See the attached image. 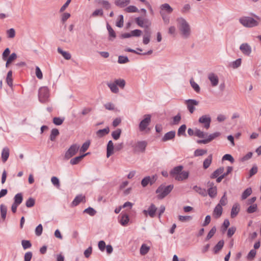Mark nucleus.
I'll use <instances>...</instances> for the list:
<instances>
[{
  "instance_id": "f257e3e1",
  "label": "nucleus",
  "mask_w": 261,
  "mask_h": 261,
  "mask_svg": "<svg viewBox=\"0 0 261 261\" xmlns=\"http://www.w3.org/2000/svg\"><path fill=\"white\" fill-rule=\"evenodd\" d=\"M176 22L180 37L183 39L190 38L192 31L189 22L183 17H177Z\"/></svg>"
},
{
  "instance_id": "f03ea898",
  "label": "nucleus",
  "mask_w": 261,
  "mask_h": 261,
  "mask_svg": "<svg viewBox=\"0 0 261 261\" xmlns=\"http://www.w3.org/2000/svg\"><path fill=\"white\" fill-rule=\"evenodd\" d=\"M182 166H176L170 171V174L175 180L178 181L186 179L189 176V172L186 171H182Z\"/></svg>"
},
{
  "instance_id": "7ed1b4c3",
  "label": "nucleus",
  "mask_w": 261,
  "mask_h": 261,
  "mask_svg": "<svg viewBox=\"0 0 261 261\" xmlns=\"http://www.w3.org/2000/svg\"><path fill=\"white\" fill-rule=\"evenodd\" d=\"M125 81L122 79H115L113 82H108L107 85L111 91L115 94L119 92V86L121 89H123L125 86Z\"/></svg>"
},
{
  "instance_id": "20e7f679",
  "label": "nucleus",
  "mask_w": 261,
  "mask_h": 261,
  "mask_svg": "<svg viewBox=\"0 0 261 261\" xmlns=\"http://www.w3.org/2000/svg\"><path fill=\"white\" fill-rule=\"evenodd\" d=\"M239 22L244 27L251 28L257 27L259 23L253 18L248 16H243L239 18Z\"/></svg>"
},
{
  "instance_id": "39448f33",
  "label": "nucleus",
  "mask_w": 261,
  "mask_h": 261,
  "mask_svg": "<svg viewBox=\"0 0 261 261\" xmlns=\"http://www.w3.org/2000/svg\"><path fill=\"white\" fill-rule=\"evenodd\" d=\"M173 189V185H170L167 186L163 185H161L156 190L158 198L160 199H163L171 192Z\"/></svg>"
},
{
  "instance_id": "423d86ee",
  "label": "nucleus",
  "mask_w": 261,
  "mask_h": 261,
  "mask_svg": "<svg viewBox=\"0 0 261 261\" xmlns=\"http://www.w3.org/2000/svg\"><path fill=\"white\" fill-rule=\"evenodd\" d=\"M49 90L47 87H42L39 89L38 98L40 102L45 103L49 100Z\"/></svg>"
},
{
  "instance_id": "0eeeda50",
  "label": "nucleus",
  "mask_w": 261,
  "mask_h": 261,
  "mask_svg": "<svg viewBox=\"0 0 261 261\" xmlns=\"http://www.w3.org/2000/svg\"><path fill=\"white\" fill-rule=\"evenodd\" d=\"M80 147V145L77 144H74L71 145L65 153V158L66 160H68L74 156L77 152Z\"/></svg>"
},
{
  "instance_id": "6e6552de",
  "label": "nucleus",
  "mask_w": 261,
  "mask_h": 261,
  "mask_svg": "<svg viewBox=\"0 0 261 261\" xmlns=\"http://www.w3.org/2000/svg\"><path fill=\"white\" fill-rule=\"evenodd\" d=\"M198 122L203 124V127L208 129L210 127L211 117L209 115H203L199 118Z\"/></svg>"
},
{
  "instance_id": "1a4fd4ad",
  "label": "nucleus",
  "mask_w": 261,
  "mask_h": 261,
  "mask_svg": "<svg viewBox=\"0 0 261 261\" xmlns=\"http://www.w3.org/2000/svg\"><path fill=\"white\" fill-rule=\"evenodd\" d=\"M185 103L189 112L193 114L196 110L195 107L199 105V102L196 99H189L185 100Z\"/></svg>"
},
{
  "instance_id": "9d476101",
  "label": "nucleus",
  "mask_w": 261,
  "mask_h": 261,
  "mask_svg": "<svg viewBox=\"0 0 261 261\" xmlns=\"http://www.w3.org/2000/svg\"><path fill=\"white\" fill-rule=\"evenodd\" d=\"M147 143L145 141H138L134 146V151L136 152L144 153L145 151Z\"/></svg>"
},
{
  "instance_id": "9b49d317",
  "label": "nucleus",
  "mask_w": 261,
  "mask_h": 261,
  "mask_svg": "<svg viewBox=\"0 0 261 261\" xmlns=\"http://www.w3.org/2000/svg\"><path fill=\"white\" fill-rule=\"evenodd\" d=\"M151 121V115L146 114L144 116L143 119L140 122L139 128L140 131H144L149 125Z\"/></svg>"
},
{
  "instance_id": "f8f14e48",
  "label": "nucleus",
  "mask_w": 261,
  "mask_h": 261,
  "mask_svg": "<svg viewBox=\"0 0 261 261\" xmlns=\"http://www.w3.org/2000/svg\"><path fill=\"white\" fill-rule=\"evenodd\" d=\"M173 11V9L167 3L162 4L160 6V15H169Z\"/></svg>"
},
{
  "instance_id": "ddd939ff",
  "label": "nucleus",
  "mask_w": 261,
  "mask_h": 261,
  "mask_svg": "<svg viewBox=\"0 0 261 261\" xmlns=\"http://www.w3.org/2000/svg\"><path fill=\"white\" fill-rule=\"evenodd\" d=\"M241 52L245 56H249L252 53V48L248 43H243L241 44L239 47Z\"/></svg>"
},
{
  "instance_id": "4468645a",
  "label": "nucleus",
  "mask_w": 261,
  "mask_h": 261,
  "mask_svg": "<svg viewBox=\"0 0 261 261\" xmlns=\"http://www.w3.org/2000/svg\"><path fill=\"white\" fill-rule=\"evenodd\" d=\"M208 79L211 82L212 87H216L219 84V77L217 74L214 73H210L208 75Z\"/></svg>"
},
{
  "instance_id": "2eb2a0df",
  "label": "nucleus",
  "mask_w": 261,
  "mask_h": 261,
  "mask_svg": "<svg viewBox=\"0 0 261 261\" xmlns=\"http://www.w3.org/2000/svg\"><path fill=\"white\" fill-rule=\"evenodd\" d=\"M210 188H208L207 194L208 193L210 197L211 198H215L217 196V190L216 186H214V184L212 182H208Z\"/></svg>"
},
{
  "instance_id": "dca6fc26",
  "label": "nucleus",
  "mask_w": 261,
  "mask_h": 261,
  "mask_svg": "<svg viewBox=\"0 0 261 261\" xmlns=\"http://www.w3.org/2000/svg\"><path fill=\"white\" fill-rule=\"evenodd\" d=\"M156 210L157 208L156 206L154 204H152L148 207L147 210L143 211V213L145 215L148 214L150 217L153 218L155 216V213L156 211Z\"/></svg>"
},
{
  "instance_id": "f3484780",
  "label": "nucleus",
  "mask_w": 261,
  "mask_h": 261,
  "mask_svg": "<svg viewBox=\"0 0 261 261\" xmlns=\"http://www.w3.org/2000/svg\"><path fill=\"white\" fill-rule=\"evenodd\" d=\"M156 180V178L154 176L152 177L150 176H146L144 177L141 181V185L142 187H145L147 186V185L150 183L151 185L152 184L155 180Z\"/></svg>"
},
{
  "instance_id": "a211bd4d",
  "label": "nucleus",
  "mask_w": 261,
  "mask_h": 261,
  "mask_svg": "<svg viewBox=\"0 0 261 261\" xmlns=\"http://www.w3.org/2000/svg\"><path fill=\"white\" fill-rule=\"evenodd\" d=\"M114 144L112 141L110 140L108 142L107 147V157L109 158L114 153Z\"/></svg>"
},
{
  "instance_id": "6ab92c4d",
  "label": "nucleus",
  "mask_w": 261,
  "mask_h": 261,
  "mask_svg": "<svg viewBox=\"0 0 261 261\" xmlns=\"http://www.w3.org/2000/svg\"><path fill=\"white\" fill-rule=\"evenodd\" d=\"M9 154H10V150H9V148L7 147H4L3 149L2 152V160L4 163H5L7 161V160L9 156Z\"/></svg>"
},
{
  "instance_id": "aec40b11",
  "label": "nucleus",
  "mask_w": 261,
  "mask_h": 261,
  "mask_svg": "<svg viewBox=\"0 0 261 261\" xmlns=\"http://www.w3.org/2000/svg\"><path fill=\"white\" fill-rule=\"evenodd\" d=\"M89 154V152H88L81 155L75 157L70 160V163L72 165H76L79 163L85 156Z\"/></svg>"
},
{
  "instance_id": "412c9836",
  "label": "nucleus",
  "mask_w": 261,
  "mask_h": 261,
  "mask_svg": "<svg viewBox=\"0 0 261 261\" xmlns=\"http://www.w3.org/2000/svg\"><path fill=\"white\" fill-rule=\"evenodd\" d=\"M85 201V197L83 195H79L75 197L72 202V205L74 206L77 205L80 202Z\"/></svg>"
},
{
  "instance_id": "4be33fe9",
  "label": "nucleus",
  "mask_w": 261,
  "mask_h": 261,
  "mask_svg": "<svg viewBox=\"0 0 261 261\" xmlns=\"http://www.w3.org/2000/svg\"><path fill=\"white\" fill-rule=\"evenodd\" d=\"M240 211V205L238 203H234L231 208V217L234 218L237 216Z\"/></svg>"
},
{
  "instance_id": "5701e85b",
  "label": "nucleus",
  "mask_w": 261,
  "mask_h": 261,
  "mask_svg": "<svg viewBox=\"0 0 261 261\" xmlns=\"http://www.w3.org/2000/svg\"><path fill=\"white\" fill-rule=\"evenodd\" d=\"M130 3V0H115L114 4L117 6L121 8L125 7Z\"/></svg>"
},
{
  "instance_id": "b1692460",
  "label": "nucleus",
  "mask_w": 261,
  "mask_h": 261,
  "mask_svg": "<svg viewBox=\"0 0 261 261\" xmlns=\"http://www.w3.org/2000/svg\"><path fill=\"white\" fill-rule=\"evenodd\" d=\"M222 207L219 205H217L213 211V215L216 218H219L222 213Z\"/></svg>"
},
{
  "instance_id": "393cba45",
  "label": "nucleus",
  "mask_w": 261,
  "mask_h": 261,
  "mask_svg": "<svg viewBox=\"0 0 261 261\" xmlns=\"http://www.w3.org/2000/svg\"><path fill=\"white\" fill-rule=\"evenodd\" d=\"M58 53L61 54L63 57L66 60H70L71 58L70 54L66 51L63 50L61 48L58 47L57 49Z\"/></svg>"
},
{
  "instance_id": "a878e982",
  "label": "nucleus",
  "mask_w": 261,
  "mask_h": 261,
  "mask_svg": "<svg viewBox=\"0 0 261 261\" xmlns=\"http://www.w3.org/2000/svg\"><path fill=\"white\" fill-rule=\"evenodd\" d=\"M98 5L102 6L104 9L109 10L111 7V4L107 1L105 0H97Z\"/></svg>"
},
{
  "instance_id": "bb28decb",
  "label": "nucleus",
  "mask_w": 261,
  "mask_h": 261,
  "mask_svg": "<svg viewBox=\"0 0 261 261\" xmlns=\"http://www.w3.org/2000/svg\"><path fill=\"white\" fill-rule=\"evenodd\" d=\"M175 132L174 131H170L165 134L162 140L163 141H167L171 140L174 138Z\"/></svg>"
},
{
  "instance_id": "cd10ccee",
  "label": "nucleus",
  "mask_w": 261,
  "mask_h": 261,
  "mask_svg": "<svg viewBox=\"0 0 261 261\" xmlns=\"http://www.w3.org/2000/svg\"><path fill=\"white\" fill-rule=\"evenodd\" d=\"M129 220V219L128 216L127 214H123L121 217L119 222L122 226H124L128 224Z\"/></svg>"
},
{
  "instance_id": "c85d7f7f",
  "label": "nucleus",
  "mask_w": 261,
  "mask_h": 261,
  "mask_svg": "<svg viewBox=\"0 0 261 261\" xmlns=\"http://www.w3.org/2000/svg\"><path fill=\"white\" fill-rule=\"evenodd\" d=\"M212 154H210L206 159H205L203 163V167L204 169H207L210 166L212 161Z\"/></svg>"
},
{
  "instance_id": "c756f323",
  "label": "nucleus",
  "mask_w": 261,
  "mask_h": 261,
  "mask_svg": "<svg viewBox=\"0 0 261 261\" xmlns=\"http://www.w3.org/2000/svg\"><path fill=\"white\" fill-rule=\"evenodd\" d=\"M224 171V168L223 167H220L218 169H217L216 170H215L211 175V177L212 178H217L218 176H220L222 175Z\"/></svg>"
},
{
  "instance_id": "7c9ffc66",
  "label": "nucleus",
  "mask_w": 261,
  "mask_h": 261,
  "mask_svg": "<svg viewBox=\"0 0 261 261\" xmlns=\"http://www.w3.org/2000/svg\"><path fill=\"white\" fill-rule=\"evenodd\" d=\"M224 244V241H220L213 248L214 253L217 254L223 248Z\"/></svg>"
},
{
  "instance_id": "2f4dec72",
  "label": "nucleus",
  "mask_w": 261,
  "mask_h": 261,
  "mask_svg": "<svg viewBox=\"0 0 261 261\" xmlns=\"http://www.w3.org/2000/svg\"><path fill=\"white\" fill-rule=\"evenodd\" d=\"M0 210L1 217L3 220H5L6 218L7 207L5 205L2 204L0 206Z\"/></svg>"
},
{
  "instance_id": "473e14b6",
  "label": "nucleus",
  "mask_w": 261,
  "mask_h": 261,
  "mask_svg": "<svg viewBox=\"0 0 261 261\" xmlns=\"http://www.w3.org/2000/svg\"><path fill=\"white\" fill-rule=\"evenodd\" d=\"M110 132L109 127H107L103 129H99L96 132V135L99 137H103L108 134Z\"/></svg>"
},
{
  "instance_id": "72a5a7b5",
  "label": "nucleus",
  "mask_w": 261,
  "mask_h": 261,
  "mask_svg": "<svg viewBox=\"0 0 261 261\" xmlns=\"http://www.w3.org/2000/svg\"><path fill=\"white\" fill-rule=\"evenodd\" d=\"M59 135V131L57 128H54L51 130L49 136V139L51 141H55L56 137Z\"/></svg>"
},
{
  "instance_id": "f704fd0d",
  "label": "nucleus",
  "mask_w": 261,
  "mask_h": 261,
  "mask_svg": "<svg viewBox=\"0 0 261 261\" xmlns=\"http://www.w3.org/2000/svg\"><path fill=\"white\" fill-rule=\"evenodd\" d=\"M193 189L196 192L203 196H205L207 195V191L204 189H202L201 187H198L197 186H194Z\"/></svg>"
},
{
  "instance_id": "c9c22d12",
  "label": "nucleus",
  "mask_w": 261,
  "mask_h": 261,
  "mask_svg": "<svg viewBox=\"0 0 261 261\" xmlns=\"http://www.w3.org/2000/svg\"><path fill=\"white\" fill-rule=\"evenodd\" d=\"M194 135L199 138H204L207 136V133L199 129L196 128L194 130Z\"/></svg>"
},
{
  "instance_id": "e433bc0d",
  "label": "nucleus",
  "mask_w": 261,
  "mask_h": 261,
  "mask_svg": "<svg viewBox=\"0 0 261 261\" xmlns=\"http://www.w3.org/2000/svg\"><path fill=\"white\" fill-rule=\"evenodd\" d=\"M149 249V247L147 246L146 244H143L140 248V253L141 255H144L148 252Z\"/></svg>"
},
{
  "instance_id": "4c0bfd02",
  "label": "nucleus",
  "mask_w": 261,
  "mask_h": 261,
  "mask_svg": "<svg viewBox=\"0 0 261 261\" xmlns=\"http://www.w3.org/2000/svg\"><path fill=\"white\" fill-rule=\"evenodd\" d=\"M6 82L7 84L10 86L12 87L13 85V79H12V71H9L7 75Z\"/></svg>"
},
{
  "instance_id": "58836bf2",
  "label": "nucleus",
  "mask_w": 261,
  "mask_h": 261,
  "mask_svg": "<svg viewBox=\"0 0 261 261\" xmlns=\"http://www.w3.org/2000/svg\"><path fill=\"white\" fill-rule=\"evenodd\" d=\"M252 193V189L251 188H248L246 189L242 194L241 198L242 200L246 199Z\"/></svg>"
},
{
  "instance_id": "ea45409f",
  "label": "nucleus",
  "mask_w": 261,
  "mask_h": 261,
  "mask_svg": "<svg viewBox=\"0 0 261 261\" xmlns=\"http://www.w3.org/2000/svg\"><path fill=\"white\" fill-rule=\"evenodd\" d=\"M23 197L21 193H18L14 197V203L19 205L22 201Z\"/></svg>"
},
{
  "instance_id": "a19ab883",
  "label": "nucleus",
  "mask_w": 261,
  "mask_h": 261,
  "mask_svg": "<svg viewBox=\"0 0 261 261\" xmlns=\"http://www.w3.org/2000/svg\"><path fill=\"white\" fill-rule=\"evenodd\" d=\"M121 134V129L118 128L116 130L112 132V136L114 140H117L120 138Z\"/></svg>"
},
{
  "instance_id": "79ce46f5",
  "label": "nucleus",
  "mask_w": 261,
  "mask_h": 261,
  "mask_svg": "<svg viewBox=\"0 0 261 261\" xmlns=\"http://www.w3.org/2000/svg\"><path fill=\"white\" fill-rule=\"evenodd\" d=\"M124 11L127 13H135L139 11V9L135 6H129L124 9Z\"/></svg>"
},
{
  "instance_id": "37998d69",
  "label": "nucleus",
  "mask_w": 261,
  "mask_h": 261,
  "mask_svg": "<svg viewBox=\"0 0 261 261\" xmlns=\"http://www.w3.org/2000/svg\"><path fill=\"white\" fill-rule=\"evenodd\" d=\"M106 109L109 111H115L116 110L115 105L111 102H107L104 105Z\"/></svg>"
},
{
  "instance_id": "c03bdc74",
  "label": "nucleus",
  "mask_w": 261,
  "mask_h": 261,
  "mask_svg": "<svg viewBox=\"0 0 261 261\" xmlns=\"http://www.w3.org/2000/svg\"><path fill=\"white\" fill-rule=\"evenodd\" d=\"M207 153V150L203 149H197L195 150L194 155L195 156H202Z\"/></svg>"
},
{
  "instance_id": "a18cd8bd",
  "label": "nucleus",
  "mask_w": 261,
  "mask_h": 261,
  "mask_svg": "<svg viewBox=\"0 0 261 261\" xmlns=\"http://www.w3.org/2000/svg\"><path fill=\"white\" fill-rule=\"evenodd\" d=\"M168 34L172 36H175L176 28L174 25H170L168 29Z\"/></svg>"
},
{
  "instance_id": "49530a36",
  "label": "nucleus",
  "mask_w": 261,
  "mask_h": 261,
  "mask_svg": "<svg viewBox=\"0 0 261 261\" xmlns=\"http://www.w3.org/2000/svg\"><path fill=\"white\" fill-rule=\"evenodd\" d=\"M227 203V198L226 197V192H224L223 196L221 197L219 203L217 205L221 206H225Z\"/></svg>"
},
{
  "instance_id": "de8ad7c7",
  "label": "nucleus",
  "mask_w": 261,
  "mask_h": 261,
  "mask_svg": "<svg viewBox=\"0 0 261 261\" xmlns=\"http://www.w3.org/2000/svg\"><path fill=\"white\" fill-rule=\"evenodd\" d=\"M192 217L191 216H178V220L181 222H186L191 221Z\"/></svg>"
},
{
  "instance_id": "09e8293b",
  "label": "nucleus",
  "mask_w": 261,
  "mask_h": 261,
  "mask_svg": "<svg viewBox=\"0 0 261 261\" xmlns=\"http://www.w3.org/2000/svg\"><path fill=\"white\" fill-rule=\"evenodd\" d=\"M191 87L193 88V89L197 93L200 91V87L199 85L194 81L193 79H191L190 81Z\"/></svg>"
},
{
  "instance_id": "8fccbe9b",
  "label": "nucleus",
  "mask_w": 261,
  "mask_h": 261,
  "mask_svg": "<svg viewBox=\"0 0 261 261\" xmlns=\"http://www.w3.org/2000/svg\"><path fill=\"white\" fill-rule=\"evenodd\" d=\"M220 135V133L219 132H215L214 133L211 134L208 136L206 138L208 143L212 141L213 140L215 139L216 138L219 137Z\"/></svg>"
},
{
  "instance_id": "3c124183",
  "label": "nucleus",
  "mask_w": 261,
  "mask_h": 261,
  "mask_svg": "<svg viewBox=\"0 0 261 261\" xmlns=\"http://www.w3.org/2000/svg\"><path fill=\"white\" fill-rule=\"evenodd\" d=\"M241 62H242L241 59H238L236 61L232 62L231 63L230 66L233 69H236L241 66Z\"/></svg>"
},
{
  "instance_id": "603ef678",
  "label": "nucleus",
  "mask_w": 261,
  "mask_h": 261,
  "mask_svg": "<svg viewBox=\"0 0 261 261\" xmlns=\"http://www.w3.org/2000/svg\"><path fill=\"white\" fill-rule=\"evenodd\" d=\"M107 28L109 32V36L113 39L116 37V33L109 24L107 23Z\"/></svg>"
},
{
  "instance_id": "864d4df0",
  "label": "nucleus",
  "mask_w": 261,
  "mask_h": 261,
  "mask_svg": "<svg viewBox=\"0 0 261 261\" xmlns=\"http://www.w3.org/2000/svg\"><path fill=\"white\" fill-rule=\"evenodd\" d=\"M51 182L54 186H55L57 188H59L60 186V181L58 178L56 176H53L51 178Z\"/></svg>"
},
{
  "instance_id": "5fc2aeb1",
  "label": "nucleus",
  "mask_w": 261,
  "mask_h": 261,
  "mask_svg": "<svg viewBox=\"0 0 261 261\" xmlns=\"http://www.w3.org/2000/svg\"><path fill=\"white\" fill-rule=\"evenodd\" d=\"M137 24L141 28H148L149 26H144V20L141 17H137L135 19Z\"/></svg>"
},
{
  "instance_id": "6e6d98bb",
  "label": "nucleus",
  "mask_w": 261,
  "mask_h": 261,
  "mask_svg": "<svg viewBox=\"0 0 261 261\" xmlns=\"http://www.w3.org/2000/svg\"><path fill=\"white\" fill-rule=\"evenodd\" d=\"M256 251L254 249H252L250 251L247 256V258L248 260H252L255 257Z\"/></svg>"
},
{
  "instance_id": "4d7b16f0",
  "label": "nucleus",
  "mask_w": 261,
  "mask_h": 261,
  "mask_svg": "<svg viewBox=\"0 0 261 261\" xmlns=\"http://www.w3.org/2000/svg\"><path fill=\"white\" fill-rule=\"evenodd\" d=\"M84 213H87V214H89L91 216H93L95 215V214L96 213V212L92 207H89L88 208H86L84 211Z\"/></svg>"
},
{
  "instance_id": "13d9d810",
  "label": "nucleus",
  "mask_w": 261,
  "mask_h": 261,
  "mask_svg": "<svg viewBox=\"0 0 261 261\" xmlns=\"http://www.w3.org/2000/svg\"><path fill=\"white\" fill-rule=\"evenodd\" d=\"M147 34L144 35L143 37V43L144 44H148L150 42V34L147 32Z\"/></svg>"
},
{
  "instance_id": "bf43d9fd",
  "label": "nucleus",
  "mask_w": 261,
  "mask_h": 261,
  "mask_svg": "<svg viewBox=\"0 0 261 261\" xmlns=\"http://www.w3.org/2000/svg\"><path fill=\"white\" fill-rule=\"evenodd\" d=\"M129 62L128 58L126 56H120L118 57V62L119 64H125Z\"/></svg>"
},
{
  "instance_id": "052dcab7",
  "label": "nucleus",
  "mask_w": 261,
  "mask_h": 261,
  "mask_svg": "<svg viewBox=\"0 0 261 261\" xmlns=\"http://www.w3.org/2000/svg\"><path fill=\"white\" fill-rule=\"evenodd\" d=\"M116 25L118 28H122L123 26V16L120 15L118 16V20L117 21Z\"/></svg>"
},
{
  "instance_id": "680f3d73",
  "label": "nucleus",
  "mask_w": 261,
  "mask_h": 261,
  "mask_svg": "<svg viewBox=\"0 0 261 261\" xmlns=\"http://www.w3.org/2000/svg\"><path fill=\"white\" fill-rule=\"evenodd\" d=\"M21 244L24 249L30 248L32 246L31 242L28 240H22Z\"/></svg>"
},
{
  "instance_id": "e2e57ef3",
  "label": "nucleus",
  "mask_w": 261,
  "mask_h": 261,
  "mask_svg": "<svg viewBox=\"0 0 261 261\" xmlns=\"http://www.w3.org/2000/svg\"><path fill=\"white\" fill-rule=\"evenodd\" d=\"M181 120V116L179 114H178L177 115L175 116L173 118V121L172 122V124L176 125L179 123Z\"/></svg>"
},
{
  "instance_id": "0e129e2a",
  "label": "nucleus",
  "mask_w": 261,
  "mask_h": 261,
  "mask_svg": "<svg viewBox=\"0 0 261 261\" xmlns=\"http://www.w3.org/2000/svg\"><path fill=\"white\" fill-rule=\"evenodd\" d=\"M35 204V200L34 198L31 197L29 198L26 201L25 205L28 207H31Z\"/></svg>"
},
{
  "instance_id": "69168bd1",
  "label": "nucleus",
  "mask_w": 261,
  "mask_h": 261,
  "mask_svg": "<svg viewBox=\"0 0 261 261\" xmlns=\"http://www.w3.org/2000/svg\"><path fill=\"white\" fill-rule=\"evenodd\" d=\"M64 121V118H61L60 117H55L53 119V123L57 125H61Z\"/></svg>"
},
{
  "instance_id": "338daca9",
  "label": "nucleus",
  "mask_w": 261,
  "mask_h": 261,
  "mask_svg": "<svg viewBox=\"0 0 261 261\" xmlns=\"http://www.w3.org/2000/svg\"><path fill=\"white\" fill-rule=\"evenodd\" d=\"M43 231L42 225L40 224H39L35 229V234L37 236H40L41 235Z\"/></svg>"
},
{
  "instance_id": "774afa93",
  "label": "nucleus",
  "mask_w": 261,
  "mask_h": 261,
  "mask_svg": "<svg viewBox=\"0 0 261 261\" xmlns=\"http://www.w3.org/2000/svg\"><path fill=\"white\" fill-rule=\"evenodd\" d=\"M161 16L165 24L167 25L169 24L170 18L168 15H161Z\"/></svg>"
}]
</instances>
